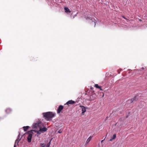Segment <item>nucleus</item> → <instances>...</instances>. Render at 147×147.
<instances>
[{
    "label": "nucleus",
    "instance_id": "nucleus-1",
    "mask_svg": "<svg viewBox=\"0 0 147 147\" xmlns=\"http://www.w3.org/2000/svg\"><path fill=\"white\" fill-rule=\"evenodd\" d=\"M34 128H36L37 129L39 130L37 131L38 134H41V133L45 132L47 131V129L44 127L41 122L38 121L33 124Z\"/></svg>",
    "mask_w": 147,
    "mask_h": 147
},
{
    "label": "nucleus",
    "instance_id": "nucleus-2",
    "mask_svg": "<svg viewBox=\"0 0 147 147\" xmlns=\"http://www.w3.org/2000/svg\"><path fill=\"white\" fill-rule=\"evenodd\" d=\"M43 114L45 119L47 121L50 120L51 118L54 117L55 115V113L50 112L44 113Z\"/></svg>",
    "mask_w": 147,
    "mask_h": 147
},
{
    "label": "nucleus",
    "instance_id": "nucleus-3",
    "mask_svg": "<svg viewBox=\"0 0 147 147\" xmlns=\"http://www.w3.org/2000/svg\"><path fill=\"white\" fill-rule=\"evenodd\" d=\"M51 140H50L49 142L47 144L44 143L41 144V147H50Z\"/></svg>",
    "mask_w": 147,
    "mask_h": 147
},
{
    "label": "nucleus",
    "instance_id": "nucleus-4",
    "mask_svg": "<svg viewBox=\"0 0 147 147\" xmlns=\"http://www.w3.org/2000/svg\"><path fill=\"white\" fill-rule=\"evenodd\" d=\"M63 106L62 105H60L57 110V113L58 114L60 113L62 110L63 109Z\"/></svg>",
    "mask_w": 147,
    "mask_h": 147
},
{
    "label": "nucleus",
    "instance_id": "nucleus-5",
    "mask_svg": "<svg viewBox=\"0 0 147 147\" xmlns=\"http://www.w3.org/2000/svg\"><path fill=\"white\" fill-rule=\"evenodd\" d=\"M32 137V134H30L28 135L27 138V140L28 142H31Z\"/></svg>",
    "mask_w": 147,
    "mask_h": 147
},
{
    "label": "nucleus",
    "instance_id": "nucleus-6",
    "mask_svg": "<svg viewBox=\"0 0 147 147\" xmlns=\"http://www.w3.org/2000/svg\"><path fill=\"white\" fill-rule=\"evenodd\" d=\"M80 107L81 108L82 110V115H84V113L86 111V108L84 106H80Z\"/></svg>",
    "mask_w": 147,
    "mask_h": 147
},
{
    "label": "nucleus",
    "instance_id": "nucleus-7",
    "mask_svg": "<svg viewBox=\"0 0 147 147\" xmlns=\"http://www.w3.org/2000/svg\"><path fill=\"white\" fill-rule=\"evenodd\" d=\"M92 137L91 136H90L88 138V139H87L86 141V144H85V145L86 146H87L88 144V143L92 139Z\"/></svg>",
    "mask_w": 147,
    "mask_h": 147
},
{
    "label": "nucleus",
    "instance_id": "nucleus-8",
    "mask_svg": "<svg viewBox=\"0 0 147 147\" xmlns=\"http://www.w3.org/2000/svg\"><path fill=\"white\" fill-rule=\"evenodd\" d=\"M64 9L65 10V12L67 13H70L71 12L69 9L68 7H64Z\"/></svg>",
    "mask_w": 147,
    "mask_h": 147
},
{
    "label": "nucleus",
    "instance_id": "nucleus-9",
    "mask_svg": "<svg viewBox=\"0 0 147 147\" xmlns=\"http://www.w3.org/2000/svg\"><path fill=\"white\" fill-rule=\"evenodd\" d=\"M6 113L7 114H9L11 112V109L7 108L5 110Z\"/></svg>",
    "mask_w": 147,
    "mask_h": 147
},
{
    "label": "nucleus",
    "instance_id": "nucleus-10",
    "mask_svg": "<svg viewBox=\"0 0 147 147\" xmlns=\"http://www.w3.org/2000/svg\"><path fill=\"white\" fill-rule=\"evenodd\" d=\"M75 103V102L72 100H70L68 101L67 103L66 104L67 105L69 104H72Z\"/></svg>",
    "mask_w": 147,
    "mask_h": 147
},
{
    "label": "nucleus",
    "instance_id": "nucleus-11",
    "mask_svg": "<svg viewBox=\"0 0 147 147\" xmlns=\"http://www.w3.org/2000/svg\"><path fill=\"white\" fill-rule=\"evenodd\" d=\"M116 138V134H114L113 135V136L111 138V139L110 140V141H112L113 140L115 139Z\"/></svg>",
    "mask_w": 147,
    "mask_h": 147
},
{
    "label": "nucleus",
    "instance_id": "nucleus-12",
    "mask_svg": "<svg viewBox=\"0 0 147 147\" xmlns=\"http://www.w3.org/2000/svg\"><path fill=\"white\" fill-rule=\"evenodd\" d=\"M19 141V140L18 139H17L16 140L15 142V144H14V147H16V144L17 145L18 144V143Z\"/></svg>",
    "mask_w": 147,
    "mask_h": 147
},
{
    "label": "nucleus",
    "instance_id": "nucleus-13",
    "mask_svg": "<svg viewBox=\"0 0 147 147\" xmlns=\"http://www.w3.org/2000/svg\"><path fill=\"white\" fill-rule=\"evenodd\" d=\"M29 127L28 126H24L23 127L24 131H27Z\"/></svg>",
    "mask_w": 147,
    "mask_h": 147
},
{
    "label": "nucleus",
    "instance_id": "nucleus-14",
    "mask_svg": "<svg viewBox=\"0 0 147 147\" xmlns=\"http://www.w3.org/2000/svg\"><path fill=\"white\" fill-rule=\"evenodd\" d=\"M94 86H95V87H96V88H100V90H102L101 87L100 86H99L98 85V84H95Z\"/></svg>",
    "mask_w": 147,
    "mask_h": 147
},
{
    "label": "nucleus",
    "instance_id": "nucleus-15",
    "mask_svg": "<svg viewBox=\"0 0 147 147\" xmlns=\"http://www.w3.org/2000/svg\"><path fill=\"white\" fill-rule=\"evenodd\" d=\"M58 132L59 133H61L62 132V131L59 130L58 131Z\"/></svg>",
    "mask_w": 147,
    "mask_h": 147
},
{
    "label": "nucleus",
    "instance_id": "nucleus-16",
    "mask_svg": "<svg viewBox=\"0 0 147 147\" xmlns=\"http://www.w3.org/2000/svg\"><path fill=\"white\" fill-rule=\"evenodd\" d=\"M105 139H104V140H102L101 141V143H102V142H103L104 140H105Z\"/></svg>",
    "mask_w": 147,
    "mask_h": 147
},
{
    "label": "nucleus",
    "instance_id": "nucleus-17",
    "mask_svg": "<svg viewBox=\"0 0 147 147\" xmlns=\"http://www.w3.org/2000/svg\"><path fill=\"white\" fill-rule=\"evenodd\" d=\"M122 17H123V18L125 19L126 20H127V19L126 18H125L124 16H123Z\"/></svg>",
    "mask_w": 147,
    "mask_h": 147
},
{
    "label": "nucleus",
    "instance_id": "nucleus-18",
    "mask_svg": "<svg viewBox=\"0 0 147 147\" xmlns=\"http://www.w3.org/2000/svg\"><path fill=\"white\" fill-rule=\"evenodd\" d=\"M94 26H95V23L94 22Z\"/></svg>",
    "mask_w": 147,
    "mask_h": 147
},
{
    "label": "nucleus",
    "instance_id": "nucleus-19",
    "mask_svg": "<svg viewBox=\"0 0 147 147\" xmlns=\"http://www.w3.org/2000/svg\"><path fill=\"white\" fill-rule=\"evenodd\" d=\"M1 120V119L0 118V121Z\"/></svg>",
    "mask_w": 147,
    "mask_h": 147
},
{
    "label": "nucleus",
    "instance_id": "nucleus-20",
    "mask_svg": "<svg viewBox=\"0 0 147 147\" xmlns=\"http://www.w3.org/2000/svg\"><path fill=\"white\" fill-rule=\"evenodd\" d=\"M87 18H88V17L86 18V19H87Z\"/></svg>",
    "mask_w": 147,
    "mask_h": 147
}]
</instances>
